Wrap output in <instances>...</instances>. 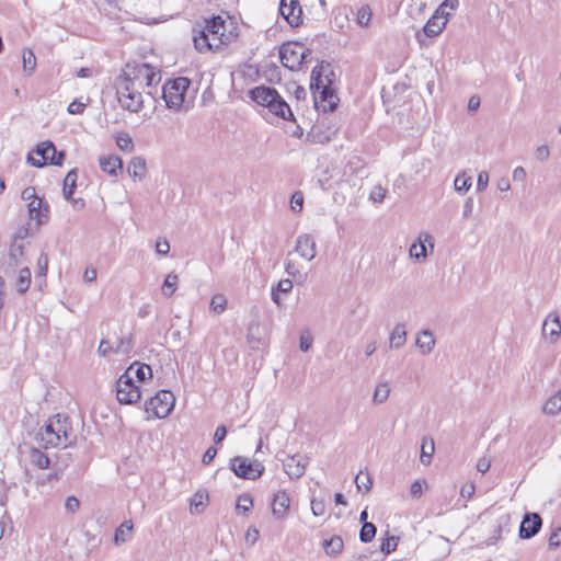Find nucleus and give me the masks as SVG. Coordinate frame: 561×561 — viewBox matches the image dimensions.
I'll return each instance as SVG.
<instances>
[{"instance_id": "nucleus-1", "label": "nucleus", "mask_w": 561, "mask_h": 561, "mask_svg": "<svg viewBox=\"0 0 561 561\" xmlns=\"http://www.w3.org/2000/svg\"><path fill=\"white\" fill-rule=\"evenodd\" d=\"M238 34L231 21L217 15L206 20L203 25L193 28V43L202 54L220 49L237 38Z\"/></svg>"}, {"instance_id": "nucleus-2", "label": "nucleus", "mask_w": 561, "mask_h": 561, "mask_svg": "<svg viewBox=\"0 0 561 561\" xmlns=\"http://www.w3.org/2000/svg\"><path fill=\"white\" fill-rule=\"evenodd\" d=\"M249 95L253 102L266 107L271 114L283 119L294 118L289 105L275 89L260 85L250 90Z\"/></svg>"}, {"instance_id": "nucleus-3", "label": "nucleus", "mask_w": 561, "mask_h": 561, "mask_svg": "<svg viewBox=\"0 0 561 561\" xmlns=\"http://www.w3.org/2000/svg\"><path fill=\"white\" fill-rule=\"evenodd\" d=\"M296 253L306 261H312L317 254V245L311 234H300L296 239V244L293 251L288 252L285 263V272L298 283L306 278V274L301 273L300 267L290 260V256Z\"/></svg>"}, {"instance_id": "nucleus-4", "label": "nucleus", "mask_w": 561, "mask_h": 561, "mask_svg": "<svg viewBox=\"0 0 561 561\" xmlns=\"http://www.w3.org/2000/svg\"><path fill=\"white\" fill-rule=\"evenodd\" d=\"M115 88L118 103L124 110L130 113L141 111L144 107V98L140 88L119 77L116 79Z\"/></svg>"}, {"instance_id": "nucleus-5", "label": "nucleus", "mask_w": 561, "mask_h": 561, "mask_svg": "<svg viewBox=\"0 0 561 561\" xmlns=\"http://www.w3.org/2000/svg\"><path fill=\"white\" fill-rule=\"evenodd\" d=\"M311 51L298 42H287L279 47V59L284 67L299 70L302 64L308 62Z\"/></svg>"}, {"instance_id": "nucleus-6", "label": "nucleus", "mask_w": 561, "mask_h": 561, "mask_svg": "<svg viewBox=\"0 0 561 561\" xmlns=\"http://www.w3.org/2000/svg\"><path fill=\"white\" fill-rule=\"evenodd\" d=\"M188 87L190 80L185 77H179L165 82L162 88V96L167 107L175 111L180 110Z\"/></svg>"}, {"instance_id": "nucleus-7", "label": "nucleus", "mask_w": 561, "mask_h": 561, "mask_svg": "<svg viewBox=\"0 0 561 561\" xmlns=\"http://www.w3.org/2000/svg\"><path fill=\"white\" fill-rule=\"evenodd\" d=\"M175 397L171 391L160 390L145 403L147 413L151 412L154 417L164 419L174 409Z\"/></svg>"}, {"instance_id": "nucleus-8", "label": "nucleus", "mask_w": 561, "mask_h": 561, "mask_svg": "<svg viewBox=\"0 0 561 561\" xmlns=\"http://www.w3.org/2000/svg\"><path fill=\"white\" fill-rule=\"evenodd\" d=\"M116 396L119 403L134 404L141 398V391L128 374H123L116 382Z\"/></svg>"}, {"instance_id": "nucleus-9", "label": "nucleus", "mask_w": 561, "mask_h": 561, "mask_svg": "<svg viewBox=\"0 0 561 561\" xmlns=\"http://www.w3.org/2000/svg\"><path fill=\"white\" fill-rule=\"evenodd\" d=\"M231 469L239 478L255 480L262 476L264 466L259 461H250L245 457L237 456L231 460Z\"/></svg>"}, {"instance_id": "nucleus-10", "label": "nucleus", "mask_w": 561, "mask_h": 561, "mask_svg": "<svg viewBox=\"0 0 561 561\" xmlns=\"http://www.w3.org/2000/svg\"><path fill=\"white\" fill-rule=\"evenodd\" d=\"M60 432V424L58 420L49 419L45 426H43L37 433V440L44 448L58 447L60 446V438L58 433Z\"/></svg>"}, {"instance_id": "nucleus-11", "label": "nucleus", "mask_w": 561, "mask_h": 561, "mask_svg": "<svg viewBox=\"0 0 561 561\" xmlns=\"http://www.w3.org/2000/svg\"><path fill=\"white\" fill-rule=\"evenodd\" d=\"M150 69L151 66L146 62L135 65L127 64L119 78L126 79L134 85L144 89L145 78L148 76Z\"/></svg>"}, {"instance_id": "nucleus-12", "label": "nucleus", "mask_w": 561, "mask_h": 561, "mask_svg": "<svg viewBox=\"0 0 561 561\" xmlns=\"http://www.w3.org/2000/svg\"><path fill=\"white\" fill-rule=\"evenodd\" d=\"M279 13L291 27H297L302 22V9L298 0H280Z\"/></svg>"}, {"instance_id": "nucleus-13", "label": "nucleus", "mask_w": 561, "mask_h": 561, "mask_svg": "<svg viewBox=\"0 0 561 561\" xmlns=\"http://www.w3.org/2000/svg\"><path fill=\"white\" fill-rule=\"evenodd\" d=\"M35 153L41 157L37 159L31 154L27 157V162L36 168H42L46 164H50L54 154L57 153L56 147L51 141H44L39 144L35 150Z\"/></svg>"}, {"instance_id": "nucleus-14", "label": "nucleus", "mask_w": 561, "mask_h": 561, "mask_svg": "<svg viewBox=\"0 0 561 561\" xmlns=\"http://www.w3.org/2000/svg\"><path fill=\"white\" fill-rule=\"evenodd\" d=\"M307 459L300 455H294L284 460L285 472L291 479H298L304 476L306 470Z\"/></svg>"}, {"instance_id": "nucleus-15", "label": "nucleus", "mask_w": 561, "mask_h": 561, "mask_svg": "<svg viewBox=\"0 0 561 561\" xmlns=\"http://www.w3.org/2000/svg\"><path fill=\"white\" fill-rule=\"evenodd\" d=\"M426 243L430 244L431 249L434 248L433 237L430 233H422L419 240L410 247V256L417 261H423L427 256Z\"/></svg>"}, {"instance_id": "nucleus-16", "label": "nucleus", "mask_w": 561, "mask_h": 561, "mask_svg": "<svg viewBox=\"0 0 561 561\" xmlns=\"http://www.w3.org/2000/svg\"><path fill=\"white\" fill-rule=\"evenodd\" d=\"M30 218L35 220L37 225H42L48 219V205L41 198H33L28 202Z\"/></svg>"}, {"instance_id": "nucleus-17", "label": "nucleus", "mask_w": 561, "mask_h": 561, "mask_svg": "<svg viewBox=\"0 0 561 561\" xmlns=\"http://www.w3.org/2000/svg\"><path fill=\"white\" fill-rule=\"evenodd\" d=\"M290 499L289 495L285 491H278L273 499L272 502V512L273 515L277 519H282L285 517L287 512L289 511Z\"/></svg>"}, {"instance_id": "nucleus-18", "label": "nucleus", "mask_w": 561, "mask_h": 561, "mask_svg": "<svg viewBox=\"0 0 561 561\" xmlns=\"http://www.w3.org/2000/svg\"><path fill=\"white\" fill-rule=\"evenodd\" d=\"M77 180H78L77 169L70 170L64 180V188H62L64 197L68 202H71L73 204V206H76L79 203H80V205H83L82 199L72 198V195L77 187Z\"/></svg>"}, {"instance_id": "nucleus-19", "label": "nucleus", "mask_w": 561, "mask_h": 561, "mask_svg": "<svg viewBox=\"0 0 561 561\" xmlns=\"http://www.w3.org/2000/svg\"><path fill=\"white\" fill-rule=\"evenodd\" d=\"M99 164L103 172L112 176H116L123 169L122 159L114 154L101 156L99 158Z\"/></svg>"}, {"instance_id": "nucleus-20", "label": "nucleus", "mask_w": 561, "mask_h": 561, "mask_svg": "<svg viewBox=\"0 0 561 561\" xmlns=\"http://www.w3.org/2000/svg\"><path fill=\"white\" fill-rule=\"evenodd\" d=\"M542 334L550 340L551 343L558 341L561 335V323L557 316L549 317L542 324Z\"/></svg>"}, {"instance_id": "nucleus-21", "label": "nucleus", "mask_w": 561, "mask_h": 561, "mask_svg": "<svg viewBox=\"0 0 561 561\" xmlns=\"http://www.w3.org/2000/svg\"><path fill=\"white\" fill-rule=\"evenodd\" d=\"M125 374H128L135 381H145L152 376V370L149 365L135 362L125 370Z\"/></svg>"}, {"instance_id": "nucleus-22", "label": "nucleus", "mask_w": 561, "mask_h": 561, "mask_svg": "<svg viewBox=\"0 0 561 561\" xmlns=\"http://www.w3.org/2000/svg\"><path fill=\"white\" fill-rule=\"evenodd\" d=\"M53 420H58L60 424V432L58 433V436L60 438V445H64L66 447L69 444H71L75 439V436L72 435V430L68 416L57 414L53 416Z\"/></svg>"}, {"instance_id": "nucleus-23", "label": "nucleus", "mask_w": 561, "mask_h": 561, "mask_svg": "<svg viewBox=\"0 0 561 561\" xmlns=\"http://www.w3.org/2000/svg\"><path fill=\"white\" fill-rule=\"evenodd\" d=\"M448 21L443 20L437 14L433 13V15L428 19L426 24L423 27V32L428 37H435L439 35L445 28Z\"/></svg>"}, {"instance_id": "nucleus-24", "label": "nucleus", "mask_w": 561, "mask_h": 561, "mask_svg": "<svg viewBox=\"0 0 561 561\" xmlns=\"http://www.w3.org/2000/svg\"><path fill=\"white\" fill-rule=\"evenodd\" d=\"M321 546L328 556L336 557L342 553L344 542L341 536L333 535L330 538H324L321 541Z\"/></svg>"}, {"instance_id": "nucleus-25", "label": "nucleus", "mask_w": 561, "mask_h": 561, "mask_svg": "<svg viewBox=\"0 0 561 561\" xmlns=\"http://www.w3.org/2000/svg\"><path fill=\"white\" fill-rule=\"evenodd\" d=\"M435 343L434 334L430 330H422L415 341L423 355L430 354L434 350Z\"/></svg>"}, {"instance_id": "nucleus-26", "label": "nucleus", "mask_w": 561, "mask_h": 561, "mask_svg": "<svg viewBox=\"0 0 561 561\" xmlns=\"http://www.w3.org/2000/svg\"><path fill=\"white\" fill-rule=\"evenodd\" d=\"M227 530L231 539H234V536L243 537L248 546L254 545L260 536L259 528H247L245 531H243L244 528H227Z\"/></svg>"}, {"instance_id": "nucleus-27", "label": "nucleus", "mask_w": 561, "mask_h": 561, "mask_svg": "<svg viewBox=\"0 0 561 561\" xmlns=\"http://www.w3.org/2000/svg\"><path fill=\"white\" fill-rule=\"evenodd\" d=\"M24 254V249L22 244L15 245L12 244L9 249L8 253V265L5 273L9 275L10 271H14L21 264V259Z\"/></svg>"}, {"instance_id": "nucleus-28", "label": "nucleus", "mask_w": 561, "mask_h": 561, "mask_svg": "<svg viewBox=\"0 0 561 561\" xmlns=\"http://www.w3.org/2000/svg\"><path fill=\"white\" fill-rule=\"evenodd\" d=\"M399 540V536L390 535L389 531L386 530L385 534L379 538V551L382 554L388 556L397 549Z\"/></svg>"}, {"instance_id": "nucleus-29", "label": "nucleus", "mask_w": 561, "mask_h": 561, "mask_svg": "<svg viewBox=\"0 0 561 561\" xmlns=\"http://www.w3.org/2000/svg\"><path fill=\"white\" fill-rule=\"evenodd\" d=\"M129 176L141 180L146 174V160L141 157H134L127 167Z\"/></svg>"}, {"instance_id": "nucleus-30", "label": "nucleus", "mask_w": 561, "mask_h": 561, "mask_svg": "<svg viewBox=\"0 0 561 561\" xmlns=\"http://www.w3.org/2000/svg\"><path fill=\"white\" fill-rule=\"evenodd\" d=\"M31 285V271L28 267H22L18 272L14 280V287L19 294H25Z\"/></svg>"}, {"instance_id": "nucleus-31", "label": "nucleus", "mask_w": 561, "mask_h": 561, "mask_svg": "<svg viewBox=\"0 0 561 561\" xmlns=\"http://www.w3.org/2000/svg\"><path fill=\"white\" fill-rule=\"evenodd\" d=\"M405 341H407L405 325L399 323L393 328V330L390 334V339H389L390 347L398 350L405 344Z\"/></svg>"}, {"instance_id": "nucleus-32", "label": "nucleus", "mask_w": 561, "mask_h": 561, "mask_svg": "<svg viewBox=\"0 0 561 561\" xmlns=\"http://www.w3.org/2000/svg\"><path fill=\"white\" fill-rule=\"evenodd\" d=\"M561 411V390L551 396L542 407V412L547 415H556Z\"/></svg>"}, {"instance_id": "nucleus-33", "label": "nucleus", "mask_w": 561, "mask_h": 561, "mask_svg": "<svg viewBox=\"0 0 561 561\" xmlns=\"http://www.w3.org/2000/svg\"><path fill=\"white\" fill-rule=\"evenodd\" d=\"M459 5V0H445L439 4V7L435 10V14L440 16L443 20L449 21L453 15V11H455Z\"/></svg>"}, {"instance_id": "nucleus-34", "label": "nucleus", "mask_w": 561, "mask_h": 561, "mask_svg": "<svg viewBox=\"0 0 561 561\" xmlns=\"http://www.w3.org/2000/svg\"><path fill=\"white\" fill-rule=\"evenodd\" d=\"M390 394V386L388 382H380L376 386L373 394V403L376 405L386 402Z\"/></svg>"}, {"instance_id": "nucleus-35", "label": "nucleus", "mask_w": 561, "mask_h": 561, "mask_svg": "<svg viewBox=\"0 0 561 561\" xmlns=\"http://www.w3.org/2000/svg\"><path fill=\"white\" fill-rule=\"evenodd\" d=\"M23 71L32 75L36 69V57L32 49L24 48L22 54Z\"/></svg>"}, {"instance_id": "nucleus-36", "label": "nucleus", "mask_w": 561, "mask_h": 561, "mask_svg": "<svg viewBox=\"0 0 561 561\" xmlns=\"http://www.w3.org/2000/svg\"><path fill=\"white\" fill-rule=\"evenodd\" d=\"M227 298L222 294H216L211 297L209 310L214 314H221L227 309Z\"/></svg>"}, {"instance_id": "nucleus-37", "label": "nucleus", "mask_w": 561, "mask_h": 561, "mask_svg": "<svg viewBox=\"0 0 561 561\" xmlns=\"http://www.w3.org/2000/svg\"><path fill=\"white\" fill-rule=\"evenodd\" d=\"M178 283H179L178 275L173 274V273L169 274L165 277V279L163 282V285L161 287L162 295L168 297V298L171 297L175 293V290L178 288Z\"/></svg>"}, {"instance_id": "nucleus-38", "label": "nucleus", "mask_w": 561, "mask_h": 561, "mask_svg": "<svg viewBox=\"0 0 561 561\" xmlns=\"http://www.w3.org/2000/svg\"><path fill=\"white\" fill-rule=\"evenodd\" d=\"M30 460L38 469H47L50 462L49 458L39 449H32Z\"/></svg>"}, {"instance_id": "nucleus-39", "label": "nucleus", "mask_w": 561, "mask_h": 561, "mask_svg": "<svg viewBox=\"0 0 561 561\" xmlns=\"http://www.w3.org/2000/svg\"><path fill=\"white\" fill-rule=\"evenodd\" d=\"M472 185L471 176H467L465 173L458 174L454 181V188L456 192L465 194Z\"/></svg>"}, {"instance_id": "nucleus-40", "label": "nucleus", "mask_w": 561, "mask_h": 561, "mask_svg": "<svg viewBox=\"0 0 561 561\" xmlns=\"http://www.w3.org/2000/svg\"><path fill=\"white\" fill-rule=\"evenodd\" d=\"M208 500V494L206 492H196L191 500V512L192 513H201Z\"/></svg>"}, {"instance_id": "nucleus-41", "label": "nucleus", "mask_w": 561, "mask_h": 561, "mask_svg": "<svg viewBox=\"0 0 561 561\" xmlns=\"http://www.w3.org/2000/svg\"><path fill=\"white\" fill-rule=\"evenodd\" d=\"M355 483L358 491L367 493L373 485L371 479L368 472L359 471V473L355 478Z\"/></svg>"}, {"instance_id": "nucleus-42", "label": "nucleus", "mask_w": 561, "mask_h": 561, "mask_svg": "<svg viewBox=\"0 0 561 561\" xmlns=\"http://www.w3.org/2000/svg\"><path fill=\"white\" fill-rule=\"evenodd\" d=\"M253 506L252 497L249 494H242L238 497L236 511L239 514H247Z\"/></svg>"}, {"instance_id": "nucleus-43", "label": "nucleus", "mask_w": 561, "mask_h": 561, "mask_svg": "<svg viewBox=\"0 0 561 561\" xmlns=\"http://www.w3.org/2000/svg\"><path fill=\"white\" fill-rule=\"evenodd\" d=\"M134 528H115V534L113 536V541L116 546H119L128 540H130L133 536Z\"/></svg>"}, {"instance_id": "nucleus-44", "label": "nucleus", "mask_w": 561, "mask_h": 561, "mask_svg": "<svg viewBox=\"0 0 561 561\" xmlns=\"http://www.w3.org/2000/svg\"><path fill=\"white\" fill-rule=\"evenodd\" d=\"M371 16H373V12H371L369 5H362L357 11L356 20L360 26H368V24L370 23Z\"/></svg>"}, {"instance_id": "nucleus-45", "label": "nucleus", "mask_w": 561, "mask_h": 561, "mask_svg": "<svg viewBox=\"0 0 561 561\" xmlns=\"http://www.w3.org/2000/svg\"><path fill=\"white\" fill-rule=\"evenodd\" d=\"M434 449V442L432 439L430 440V443H427L425 439L423 440L420 458L422 463H430Z\"/></svg>"}, {"instance_id": "nucleus-46", "label": "nucleus", "mask_w": 561, "mask_h": 561, "mask_svg": "<svg viewBox=\"0 0 561 561\" xmlns=\"http://www.w3.org/2000/svg\"><path fill=\"white\" fill-rule=\"evenodd\" d=\"M116 145L121 150L125 152H131L134 150L133 139L127 134L119 135L116 138Z\"/></svg>"}, {"instance_id": "nucleus-47", "label": "nucleus", "mask_w": 561, "mask_h": 561, "mask_svg": "<svg viewBox=\"0 0 561 561\" xmlns=\"http://www.w3.org/2000/svg\"><path fill=\"white\" fill-rule=\"evenodd\" d=\"M542 519L537 513H527L524 515L519 526H541Z\"/></svg>"}, {"instance_id": "nucleus-48", "label": "nucleus", "mask_w": 561, "mask_h": 561, "mask_svg": "<svg viewBox=\"0 0 561 561\" xmlns=\"http://www.w3.org/2000/svg\"><path fill=\"white\" fill-rule=\"evenodd\" d=\"M161 76L160 72L157 71L153 67L148 72V76L145 78V87L151 88L160 82Z\"/></svg>"}, {"instance_id": "nucleus-49", "label": "nucleus", "mask_w": 561, "mask_h": 561, "mask_svg": "<svg viewBox=\"0 0 561 561\" xmlns=\"http://www.w3.org/2000/svg\"><path fill=\"white\" fill-rule=\"evenodd\" d=\"M302 205H304V195H302V193L295 192L291 195V198H290V208H291V210H294L296 213H299L302 209Z\"/></svg>"}, {"instance_id": "nucleus-50", "label": "nucleus", "mask_w": 561, "mask_h": 561, "mask_svg": "<svg viewBox=\"0 0 561 561\" xmlns=\"http://www.w3.org/2000/svg\"><path fill=\"white\" fill-rule=\"evenodd\" d=\"M535 159L545 162L550 157V149L547 145L538 146L534 152Z\"/></svg>"}, {"instance_id": "nucleus-51", "label": "nucleus", "mask_w": 561, "mask_h": 561, "mask_svg": "<svg viewBox=\"0 0 561 561\" xmlns=\"http://www.w3.org/2000/svg\"><path fill=\"white\" fill-rule=\"evenodd\" d=\"M48 270V256L46 253H41L37 259V273L41 276H46Z\"/></svg>"}, {"instance_id": "nucleus-52", "label": "nucleus", "mask_w": 561, "mask_h": 561, "mask_svg": "<svg viewBox=\"0 0 561 561\" xmlns=\"http://www.w3.org/2000/svg\"><path fill=\"white\" fill-rule=\"evenodd\" d=\"M311 511L314 516H322L325 513V504L322 500H311Z\"/></svg>"}, {"instance_id": "nucleus-53", "label": "nucleus", "mask_w": 561, "mask_h": 561, "mask_svg": "<svg viewBox=\"0 0 561 561\" xmlns=\"http://www.w3.org/2000/svg\"><path fill=\"white\" fill-rule=\"evenodd\" d=\"M359 539L363 541V542H370L376 534H377V528H359Z\"/></svg>"}, {"instance_id": "nucleus-54", "label": "nucleus", "mask_w": 561, "mask_h": 561, "mask_svg": "<svg viewBox=\"0 0 561 561\" xmlns=\"http://www.w3.org/2000/svg\"><path fill=\"white\" fill-rule=\"evenodd\" d=\"M321 99L328 102L329 110L333 111L336 106V98L327 88L321 91Z\"/></svg>"}, {"instance_id": "nucleus-55", "label": "nucleus", "mask_w": 561, "mask_h": 561, "mask_svg": "<svg viewBox=\"0 0 561 561\" xmlns=\"http://www.w3.org/2000/svg\"><path fill=\"white\" fill-rule=\"evenodd\" d=\"M274 289L282 294H288L293 289V280L289 278L280 279Z\"/></svg>"}, {"instance_id": "nucleus-56", "label": "nucleus", "mask_w": 561, "mask_h": 561, "mask_svg": "<svg viewBox=\"0 0 561 561\" xmlns=\"http://www.w3.org/2000/svg\"><path fill=\"white\" fill-rule=\"evenodd\" d=\"M312 345V337L308 332H304L300 335L299 347L302 352H308Z\"/></svg>"}, {"instance_id": "nucleus-57", "label": "nucleus", "mask_w": 561, "mask_h": 561, "mask_svg": "<svg viewBox=\"0 0 561 561\" xmlns=\"http://www.w3.org/2000/svg\"><path fill=\"white\" fill-rule=\"evenodd\" d=\"M488 184H489V174L486 171H481L478 174L477 190L479 192H483L488 187Z\"/></svg>"}, {"instance_id": "nucleus-58", "label": "nucleus", "mask_w": 561, "mask_h": 561, "mask_svg": "<svg viewBox=\"0 0 561 561\" xmlns=\"http://www.w3.org/2000/svg\"><path fill=\"white\" fill-rule=\"evenodd\" d=\"M561 545V528H556L549 536V548H558Z\"/></svg>"}, {"instance_id": "nucleus-59", "label": "nucleus", "mask_w": 561, "mask_h": 561, "mask_svg": "<svg viewBox=\"0 0 561 561\" xmlns=\"http://www.w3.org/2000/svg\"><path fill=\"white\" fill-rule=\"evenodd\" d=\"M131 347H133V343L129 339H127V340L122 339V340H119L117 346L115 347V352L121 353V354H127V353H129Z\"/></svg>"}, {"instance_id": "nucleus-60", "label": "nucleus", "mask_w": 561, "mask_h": 561, "mask_svg": "<svg viewBox=\"0 0 561 561\" xmlns=\"http://www.w3.org/2000/svg\"><path fill=\"white\" fill-rule=\"evenodd\" d=\"M85 106V103L75 100L68 105L67 110L70 114H81L84 111Z\"/></svg>"}, {"instance_id": "nucleus-61", "label": "nucleus", "mask_w": 561, "mask_h": 561, "mask_svg": "<svg viewBox=\"0 0 561 561\" xmlns=\"http://www.w3.org/2000/svg\"><path fill=\"white\" fill-rule=\"evenodd\" d=\"M80 506V502L76 496H69L66 500L65 508L69 513H75Z\"/></svg>"}, {"instance_id": "nucleus-62", "label": "nucleus", "mask_w": 561, "mask_h": 561, "mask_svg": "<svg viewBox=\"0 0 561 561\" xmlns=\"http://www.w3.org/2000/svg\"><path fill=\"white\" fill-rule=\"evenodd\" d=\"M115 352V348H113L108 341L102 340L100 342V345L98 347V354L100 356H106L108 353Z\"/></svg>"}, {"instance_id": "nucleus-63", "label": "nucleus", "mask_w": 561, "mask_h": 561, "mask_svg": "<svg viewBox=\"0 0 561 561\" xmlns=\"http://www.w3.org/2000/svg\"><path fill=\"white\" fill-rule=\"evenodd\" d=\"M519 529V538L522 539H530L535 537L541 528H518Z\"/></svg>"}, {"instance_id": "nucleus-64", "label": "nucleus", "mask_w": 561, "mask_h": 561, "mask_svg": "<svg viewBox=\"0 0 561 561\" xmlns=\"http://www.w3.org/2000/svg\"><path fill=\"white\" fill-rule=\"evenodd\" d=\"M227 435V428L225 425H220L216 428L214 434V442L215 444H220Z\"/></svg>"}]
</instances>
